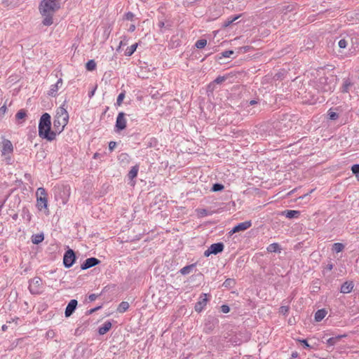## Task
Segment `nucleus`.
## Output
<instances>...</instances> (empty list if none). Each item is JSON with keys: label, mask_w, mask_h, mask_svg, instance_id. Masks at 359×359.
I'll list each match as a JSON object with an SVG mask.
<instances>
[{"label": "nucleus", "mask_w": 359, "mask_h": 359, "mask_svg": "<svg viewBox=\"0 0 359 359\" xmlns=\"http://www.w3.org/2000/svg\"><path fill=\"white\" fill-rule=\"evenodd\" d=\"M280 310L282 313L286 314L288 312L289 309L287 306H281Z\"/></svg>", "instance_id": "nucleus-49"}, {"label": "nucleus", "mask_w": 359, "mask_h": 359, "mask_svg": "<svg viewBox=\"0 0 359 359\" xmlns=\"http://www.w3.org/2000/svg\"><path fill=\"white\" fill-rule=\"evenodd\" d=\"M351 171L355 176L359 178V164H355L351 167Z\"/></svg>", "instance_id": "nucleus-37"}, {"label": "nucleus", "mask_w": 359, "mask_h": 359, "mask_svg": "<svg viewBox=\"0 0 359 359\" xmlns=\"http://www.w3.org/2000/svg\"><path fill=\"white\" fill-rule=\"evenodd\" d=\"M207 44V40L204 39H199L196 41L195 43V46L198 48L201 49L203 48Z\"/></svg>", "instance_id": "nucleus-32"}, {"label": "nucleus", "mask_w": 359, "mask_h": 359, "mask_svg": "<svg viewBox=\"0 0 359 359\" xmlns=\"http://www.w3.org/2000/svg\"><path fill=\"white\" fill-rule=\"evenodd\" d=\"M60 0H43L39 6L41 14L44 17L42 23L45 26L53 24V15L60 8Z\"/></svg>", "instance_id": "nucleus-1"}, {"label": "nucleus", "mask_w": 359, "mask_h": 359, "mask_svg": "<svg viewBox=\"0 0 359 359\" xmlns=\"http://www.w3.org/2000/svg\"><path fill=\"white\" fill-rule=\"evenodd\" d=\"M8 329V326L6 325H3L1 327V330L3 331H6Z\"/></svg>", "instance_id": "nucleus-56"}, {"label": "nucleus", "mask_w": 359, "mask_h": 359, "mask_svg": "<svg viewBox=\"0 0 359 359\" xmlns=\"http://www.w3.org/2000/svg\"><path fill=\"white\" fill-rule=\"evenodd\" d=\"M224 189V186L219 183H215L212 185L211 191L213 192L220 191Z\"/></svg>", "instance_id": "nucleus-33"}, {"label": "nucleus", "mask_w": 359, "mask_h": 359, "mask_svg": "<svg viewBox=\"0 0 359 359\" xmlns=\"http://www.w3.org/2000/svg\"><path fill=\"white\" fill-rule=\"evenodd\" d=\"M77 304L78 302L76 299H72L68 303L65 311V317H70L74 313L76 309Z\"/></svg>", "instance_id": "nucleus-11"}, {"label": "nucleus", "mask_w": 359, "mask_h": 359, "mask_svg": "<svg viewBox=\"0 0 359 359\" xmlns=\"http://www.w3.org/2000/svg\"><path fill=\"white\" fill-rule=\"evenodd\" d=\"M129 308V304L127 302H122L119 304L117 311L119 313H124L126 312Z\"/></svg>", "instance_id": "nucleus-24"}, {"label": "nucleus", "mask_w": 359, "mask_h": 359, "mask_svg": "<svg viewBox=\"0 0 359 359\" xmlns=\"http://www.w3.org/2000/svg\"><path fill=\"white\" fill-rule=\"evenodd\" d=\"M42 280L39 277H34L29 280V290L32 294H38L41 292Z\"/></svg>", "instance_id": "nucleus-4"}, {"label": "nucleus", "mask_w": 359, "mask_h": 359, "mask_svg": "<svg viewBox=\"0 0 359 359\" xmlns=\"http://www.w3.org/2000/svg\"><path fill=\"white\" fill-rule=\"evenodd\" d=\"M328 116H329V118L331 120H336L339 117V115L337 113H336L334 111H329Z\"/></svg>", "instance_id": "nucleus-39"}, {"label": "nucleus", "mask_w": 359, "mask_h": 359, "mask_svg": "<svg viewBox=\"0 0 359 359\" xmlns=\"http://www.w3.org/2000/svg\"><path fill=\"white\" fill-rule=\"evenodd\" d=\"M66 101L57 109L53 121V128L57 134L62 133L69 121V114L65 107Z\"/></svg>", "instance_id": "nucleus-3"}, {"label": "nucleus", "mask_w": 359, "mask_h": 359, "mask_svg": "<svg viewBox=\"0 0 359 359\" xmlns=\"http://www.w3.org/2000/svg\"><path fill=\"white\" fill-rule=\"evenodd\" d=\"M135 25H133V24L130 25V27L128 29V31L130 32H133L135 31Z\"/></svg>", "instance_id": "nucleus-53"}, {"label": "nucleus", "mask_w": 359, "mask_h": 359, "mask_svg": "<svg viewBox=\"0 0 359 359\" xmlns=\"http://www.w3.org/2000/svg\"><path fill=\"white\" fill-rule=\"evenodd\" d=\"M224 245L222 243H213L210 246V249L213 255H217L222 252L224 250Z\"/></svg>", "instance_id": "nucleus-14"}, {"label": "nucleus", "mask_w": 359, "mask_h": 359, "mask_svg": "<svg viewBox=\"0 0 359 359\" xmlns=\"http://www.w3.org/2000/svg\"><path fill=\"white\" fill-rule=\"evenodd\" d=\"M327 312L325 309L318 310L315 313V320L316 322L321 321L327 315Z\"/></svg>", "instance_id": "nucleus-18"}, {"label": "nucleus", "mask_w": 359, "mask_h": 359, "mask_svg": "<svg viewBox=\"0 0 359 359\" xmlns=\"http://www.w3.org/2000/svg\"><path fill=\"white\" fill-rule=\"evenodd\" d=\"M101 306H97L95 308H93V309H91L90 310H88L86 313L88 314V315H90L92 313H93L94 312H95L96 311L99 310L101 309Z\"/></svg>", "instance_id": "nucleus-45"}, {"label": "nucleus", "mask_w": 359, "mask_h": 359, "mask_svg": "<svg viewBox=\"0 0 359 359\" xmlns=\"http://www.w3.org/2000/svg\"><path fill=\"white\" fill-rule=\"evenodd\" d=\"M6 105H4L1 107H0V117L4 116V114L6 113Z\"/></svg>", "instance_id": "nucleus-47"}, {"label": "nucleus", "mask_w": 359, "mask_h": 359, "mask_svg": "<svg viewBox=\"0 0 359 359\" xmlns=\"http://www.w3.org/2000/svg\"><path fill=\"white\" fill-rule=\"evenodd\" d=\"M116 143L115 142L111 141L109 144V149L110 151H113L114 149L116 147Z\"/></svg>", "instance_id": "nucleus-46"}, {"label": "nucleus", "mask_w": 359, "mask_h": 359, "mask_svg": "<svg viewBox=\"0 0 359 359\" xmlns=\"http://www.w3.org/2000/svg\"><path fill=\"white\" fill-rule=\"evenodd\" d=\"M236 282L233 278H227L224 283L223 286L225 287H232L234 286Z\"/></svg>", "instance_id": "nucleus-34"}, {"label": "nucleus", "mask_w": 359, "mask_h": 359, "mask_svg": "<svg viewBox=\"0 0 359 359\" xmlns=\"http://www.w3.org/2000/svg\"><path fill=\"white\" fill-rule=\"evenodd\" d=\"M97 297H98V295H97L95 294H91L88 296V299L90 302H93L97 299Z\"/></svg>", "instance_id": "nucleus-48"}, {"label": "nucleus", "mask_w": 359, "mask_h": 359, "mask_svg": "<svg viewBox=\"0 0 359 359\" xmlns=\"http://www.w3.org/2000/svg\"><path fill=\"white\" fill-rule=\"evenodd\" d=\"M98 156H99V154L95 153V154H94V158H97Z\"/></svg>", "instance_id": "nucleus-59"}, {"label": "nucleus", "mask_w": 359, "mask_h": 359, "mask_svg": "<svg viewBox=\"0 0 359 359\" xmlns=\"http://www.w3.org/2000/svg\"><path fill=\"white\" fill-rule=\"evenodd\" d=\"M353 85L349 79H346L344 80V83L342 86V93H347L349 90V88Z\"/></svg>", "instance_id": "nucleus-25"}, {"label": "nucleus", "mask_w": 359, "mask_h": 359, "mask_svg": "<svg viewBox=\"0 0 359 359\" xmlns=\"http://www.w3.org/2000/svg\"><path fill=\"white\" fill-rule=\"evenodd\" d=\"M125 113L123 112H119L115 124V130L116 132H119L121 130H123L126 127V120L125 118Z\"/></svg>", "instance_id": "nucleus-6"}, {"label": "nucleus", "mask_w": 359, "mask_h": 359, "mask_svg": "<svg viewBox=\"0 0 359 359\" xmlns=\"http://www.w3.org/2000/svg\"><path fill=\"white\" fill-rule=\"evenodd\" d=\"M139 168L137 165H135L132 167L130 170L129 171L128 176L130 180H133L137 177L138 172Z\"/></svg>", "instance_id": "nucleus-23"}, {"label": "nucleus", "mask_w": 359, "mask_h": 359, "mask_svg": "<svg viewBox=\"0 0 359 359\" xmlns=\"http://www.w3.org/2000/svg\"><path fill=\"white\" fill-rule=\"evenodd\" d=\"M230 311V308L228 305L224 304L221 306V311L224 313H227Z\"/></svg>", "instance_id": "nucleus-43"}, {"label": "nucleus", "mask_w": 359, "mask_h": 359, "mask_svg": "<svg viewBox=\"0 0 359 359\" xmlns=\"http://www.w3.org/2000/svg\"><path fill=\"white\" fill-rule=\"evenodd\" d=\"M26 116V112L24 109L19 110L15 114V118L18 120L22 119Z\"/></svg>", "instance_id": "nucleus-36"}, {"label": "nucleus", "mask_w": 359, "mask_h": 359, "mask_svg": "<svg viewBox=\"0 0 359 359\" xmlns=\"http://www.w3.org/2000/svg\"><path fill=\"white\" fill-rule=\"evenodd\" d=\"M208 302V299L207 298V294H201L199 297L198 301L195 304V311L198 313H201L207 305Z\"/></svg>", "instance_id": "nucleus-8"}, {"label": "nucleus", "mask_w": 359, "mask_h": 359, "mask_svg": "<svg viewBox=\"0 0 359 359\" xmlns=\"http://www.w3.org/2000/svg\"><path fill=\"white\" fill-rule=\"evenodd\" d=\"M55 130H51V117L46 112L42 114L39 123V136L48 141H53L56 137Z\"/></svg>", "instance_id": "nucleus-2"}, {"label": "nucleus", "mask_w": 359, "mask_h": 359, "mask_svg": "<svg viewBox=\"0 0 359 359\" xmlns=\"http://www.w3.org/2000/svg\"><path fill=\"white\" fill-rule=\"evenodd\" d=\"M240 17H241V15H238L228 18L226 21H224L223 26L224 27H229L231 23H233L235 20L238 19Z\"/></svg>", "instance_id": "nucleus-31"}, {"label": "nucleus", "mask_w": 359, "mask_h": 359, "mask_svg": "<svg viewBox=\"0 0 359 359\" xmlns=\"http://www.w3.org/2000/svg\"><path fill=\"white\" fill-rule=\"evenodd\" d=\"M137 47V43L133 44L130 47H128L127 49L126 50L125 55L127 56L132 55L134 53V52L136 50Z\"/></svg>", "instance_id": "nucleus-28"}, {"label": "nucleus", "mask_w": 359, "mask_h": 359, "mask_svg": "<svg viewBox=\"0 0 359 359\" xmlns=\"http://www.w3.org/2000/svg\"><path fill=\"white\" fill-rule=\"evenodd\" d=\"M44 239V236L43 233L34 234L32 236V242L34 244H39L41 243Z\"/></svg>", "instance_id": "nucleus-21"}, {"label": "nucleus", "mask_w": 359, "mask_h": 359, "mask_svg": "<svg viewBox=\"0 0 359 359\" xmlns=\"http://www.w3.org/2000/svg\"><path fill=\"white\" fill-rule=\"evenodd\" d=\"M76 254L72 249H68L63 257V264L66 268H70L76 262Z\"/></svg>", "instance_id": "nucleus-5"}, {"label": "nucleus", "mask_w": 359, "mask_h": 359, "mask_svg": "<svg viewBox=\"0 0 359 359\" xmlns=\"http://www.w3.org/2000/svg\"><path fill=\"white\" fill-rule=\"evenodd\" d=\"M219 320L214 316H208L205 323L204 330L206 333L211 332L218 324Z\"/></svg>", "instance_id": "nucleus-7"}, {"label": "nucleus", "mask_w": 359, "mask_h": 359, "mask_svg": "<svg viewBox=\"0 0 359 359\" xmlns=\"http://www.w3.org/2000/svg\"><path fill=\"white\" fill-rule=\"evenodd\" d=\"M2 149L1 152L3 155H6L7 154H11L13 151V147L11 142L8 140H4L2 142Z\"/></svg>", "instance_id": "nucleus-12"}, {"label": "nucleus", "mask_w": 359, "mask_h": 359, "mask_svg": "<svg viewBox=\"0 0 359 359\" xmlns=\"http://www.w3.org/2000/svg\"><path fill=\"white\" fill-rule=\"evenodd\" d=\"M299 355L297 351H294L292 353L291 355V358L290 359H294V358H297Z\"/></svg>", "instance_id": "nucleus-52"}, {"label": "nucleus", "mask_w": 359, "mask_h": 359, "mask_svg": "<svg viewBox=\"0 0 359 359\" xmlns=\"http://www.w3.org/2000/svg\"><path fill=\"white\" fill-rule=\"evenodd\" d=\"M338 46L339 48H345L347 46V41L345 40V39H341L339 42H338Z\"/></svg>", "instance_id": "nucleus-41"}, {"label": "nucleus", "mask_w": 359, "mask_h": 359, "mask_svg": "<svg viewBox=\"0 0 359 359\" xmlns=\"http://www.w3.org/2000/svg\"><path fill=\"white\" fill-rule=\"evenodd\" d=\"M256 103H257V101H256V100H251V101L250 102V104L251 105H253V104H256Z\"/></svg>", "instance_id": "nucleus-58"}, {"label": "nucleus", "mask_w": 359, "mask_h": 359, "mask_svg": "<svg viewBox=\"0 0 359 359\" xmlns=\"http://www.w3.org/2000/svg\"><path fill=\"white\" fill-rule=\"evenodd\" d=\"M12 218L15 220H16L18 219V214H15L12 216Z\"/></svg>", "instance_id": "nucleus-57"}, {"label": "nucleus", "mask_w": 359, "mask_h": 359, "mask_svg": "<svg viewBox=\"0 0 359 359\" xmlns=\"http://www.w3.org/2000/svg\"><path fill=\"white\" fill-rule=\"evenodd\" d=\"M46 196H47L46 191L44 188L39 187L37 189V190H36L37 198H41H41H47Z\"/></svg>", "instance_id": "nucleus-30"}, {"label": "nucleus", "mask_w": 359, "mask_h": 359, "mask_svg": "<svg viewBox=\"0 0 359 359\" xmlns=\"http://www.w3.org/2000/svg\"><path fill=\"white\" fill-rule=\"evenodd\" d=\"M195 266H196L195 264H192L183 267L182 269H181L180 272L182 275L189 274L191 272V271L192 270V269L194 267H195Z\"/></svg>", "instance_id": "nucleus-26"}, {"label": "nucleus", "mask_w": 359, "mask_h": 359, "mask_svg": "<svg viewBox=\"0 0 359 359\" xmlns=\"http://www.w3.org/2000/svg\"><path fill=\"white\" fill-rule=\"evenodd\" d=\"M124 97H125V93H120L116 100V104L120 106L122 104Z\"/></svg>", "instance_id": "nucleus-38"}, {"label": "nucleus", "mask_w": 359, "mask_h": 359, "mask_svg": "<svg viewBox=\"0 0 359 359\" xmlns=\"http://www.w3.org/2000/svg\"><path fill=\"white\" fill-rule=\"evenodd\" d=\"M233 54V50H225L222 53V55L224 57H229Z\"/></svg>", "instance_id": "nucleus-42"}, {"label": "nucleus", "mask_w": 359, "mask_h": 359, "mask_svg": "<svg viewBox=\"0 0 359 359\" xmlns=\"http://www.w3.org/2000/svg\"><path fill=\"white\" fill-rule=\"evenodd\" d=\"M353 287L354 284L353 281H346L341 285L340 292L344 294L350 293Z\"/></svg>", "instance_id": "nucleus-13"}, {"label": "nucleus", "mask_w": 359, "mask_h": 359, "mask_svg": "<svg viewBox=\"0 0 359 359\" xmlns=\"http://www.w3.org/2000/svg\"><path fill=\"white\" fill-rule=\"evenodd\" d=\"M86 68L88 71H93L96 68V62L94 60H90L86 64Z\"/></svg>", "instance_id": "nucleus-29"}, {"label": "nucleus", "mask_w": 359, "mask_h": 359, "mask_svg": "<svg viewBox=\"0 0 359 359\" xmlns=\"http://www.w3.org/2000/svg\"><path fill=\"white\" fill-rule=\"evenodd\" d=\"M96 88L97 87H95L92 91L89 92L88 96H89L90 98L92 97L94 95L95 90H96Z\"/></svg>", "instance_id": "nucleus-54"}, {"label": "nucleus", "mask_w": 359, "mask_h": 359, "mask_svg": "<svg viewBox=\"0 0 359 359\" xmlns=\"http://www.w3.org/2000/svg\"><path fill=\"white\" fill-rule=\"evenodd\" d=\"M344 249V245L341 243H335L332 245V250L338 253Z\"/></svg>", "instance_id": "nucleus-27"}, {"label": "nucleus", "mask_w": 359, "mask_h": 359, "mask_svg": "<svg viewBox=\"0 0 359 359\" xmlns=\"http://www.w3.org/2000/svg\"><path fill=\"white\" fill-rule=\"evenodd\" d=\"M134 14L132 13V12H128L126 15H125V18L128 20H132L134 18Z\"/></svg>", "instance_id": "nucleus-44"}, {"label": "nucleus", "mask_w": 359, "mask_h": 359, "mask_svg": "<svg viewBox=\"0 0 359 359\" xmlns=\"http://www.w3.org/2000/svg\"><path fill=\"white\" fill-rule=\"evenodd\" d=\"M281 215L285 216L288 219H293L299 217L300 212L298 210H287L282 212Z\"/></svg>", "instance_id": "nucleus-16"}, {"label": "nucleus", "mask_w": 359, "mask_h": 359, "mask_svg": "<svg viewBox=\"0 0 359 359\" xmlns=\"http://www.w3.org/2000/svg\"><path fill=\"white\" fill-rule=\"evenodd\" d=\"M48 205L47 198H37V206L39 210L46 208Z\"/></svg>", "instance_id": "nucleus-20"}, {"label": "nucleus", "mask_w": 359, "mask_h": 359, "mask_svg": "<svg viewBox=\"0 0 359 359\" xmlns=\"http://www.w3.org/2000/svg\"><path fill=\"white\" fill-rule=\"evenodd\" d=\"M334 267V265L333 264H328L325 268L326 270L327 271H331Z\"/></svg>", "instance_id": "nucleus-51"}, {"label": "nucleus", "mask_w": 359, "mask_h": 359, "mask_svg": "<svg viewBox=\"0 0 359 359\" xmlns=\"http://www.w3.org/2000/svg\"><path fill=\"white\" fill-rule=\"evenodd\" d=\"M346 335H338L334 337H330L327 340V344L332 346H334L337 342H338L342 337Z\"/></svg>", "instance_id": "nucleus-22"}, {"label": "nucleus", "mask_w": 359, "mask_h": 359, "mask_svg": "<svg viewBox=\"0 0 359 359\" xmlns=\"http://www.w3.org/2000/svg\"><path fill=\"white\" fill-rule=\"evenodd\" d=\"M164 26H165V22H163V21H160V22H158V27H159L161 29H162L163 27H164Z\"/></svg>", "instance_id": "nucleus-55"}, {"label": "nucleus", "mask_w": 359, "mask_h": 359, "mask_svg": "<svg viewBox=\"0 0 359 359\" xmlns=\"http://www.w3.org/2000/svg\"><path fill=\"white\" fill-rule=\"evenodd\" d=\"M62 85V79H59L55 84L51 85L48 95L50 96H55L56 93Z\"/></svg>", "instance_id": "nucleus-15"}, {"label": "nucleus", "mask_w": 359, "mask_h": 359, "mask_svg": "<svg viewBox=\"0 0 359 359\" xmlns=\"http://www.w3.org/2000/svg\"><path fill=\"white\" fill-rule=\"evenodd\" d=\"M23 212H24V213L28 212V210H25V209H23Z\"/></svg>", "instance_id": "nucleus-60"}, {"label": "nucleus", "mask_w": 359, "mask_h": 359, "mask_svg": "<svg viewBox=\"0 0 359 359\" xmlns=\"http://www.w3.org/2000/svg\"><path fill=\"white\" fill-rule=\"evenodd\" d=\"M298 341H299L304 346V348H306V349L311 348V346L308 344L306 339H298Z\"/></svg>", "instance_id": "nucleus-40"}, {"label": "nucleus", "mask_w": 359, "mask_h": 359, "mask_svg": "<svg viewBox=\"0 0 359 359\" xmlns=\"http://www.w3.org/2000/svg\"><path fill=\"white\" fill-rule=\"evenodd\" d=\"M212 254V252H211L210 247L204 252L205 257H209Z\"/></svg>", "instance_id": "nucleus-50"}, {"label": "nucleus", "mask_w": 359, "mask_h": 359, "mask_svg": "<svg viewBox=\"0 0 359 359\" xmlns=\"http://www.w3.org/2000/svg\"><path fill=\"white\" fill-rule=\"evenodd\" d=\"M252 226L251 221H245L244 222H241L236 225L232 230L229 231V234L232 235L236 232L245 231L249 229Z\"/></svg>", "instance_id": "nucleus-9"}, {"label": "nucleus", "mask_w": 359, "mask_h": 359, "mask_svg": "<svg viewBox=\"0 0 359 359\" xmlns=\"http://www.w3.org/2000/svg\"><path fill=\"white\" fill-rule=\"evenodd\" d=\"M111 323L109 320L104 322V323L100 326L98 329V333L100 334V335H104L107 332H109L110 330V329L111 328Z\"/></svg>", "instance_id": "nucleus-17"}, {"label": "nucleus", "mask_w": 359, "mask_h": 359, "mask_svg": "<svg viewBox=\"0 0 359 359\" xmlns=\"http://www.w3.org/2000/svg\"><path fill=\"white\" fill-rule=\"evenodd\" d=\"M100 263V260L95 257H90L86 259L83 263L81 265V269L82 270H86L89 268L95 266Z\"/></svg>", "instance_id": "nucleus-10"}, {"label": "nucleus", "mask_w": 359, "mask_h": 359, "mask_svg": "<svg viewBox=\"0 0 359 359\" xmlns=\"http://www.w3.org/2000/svg\"><path fill=\"white\" fill-rule=\"evenodd\" d=\"M266 250L269 252H279L280 253L281 251L280 245L277 243H273L270 244L267 247Z\"/></svg>", "instance_id": "nucleus-19"}, {"label": "nucleus", "mask_w": 359, "mask_h": 359, "mask_svg": "<svg viewBox=\"0 0 359 359\" xmlns=\"http://www.w3.org/2000/svg\"><path fill=\"white\" fill-rule=\"evenodd\" d=\"M122 45H123V41H121L120 42V46H122Z\"/></svg>", "instance_id": "nucleus-61"}, {"label": "nucleus", "mask_w": 359, "mask_h": 359, "mask_svg": "<svg viewBox=\"0 0 359 359\" xmlns=\"http://www.w3.org/2000/svg\"><path fill=\"white\" fill-rule=\"evenodd\" d=\"M226 77L222 76H219L213 81V82L211 84H210L209 86H210L211 85L215 84V83L220 84V83H223L224 81H226Z\"/></svg>", "instance_id": "nucleus-35"}]
</instances>
